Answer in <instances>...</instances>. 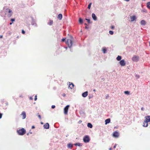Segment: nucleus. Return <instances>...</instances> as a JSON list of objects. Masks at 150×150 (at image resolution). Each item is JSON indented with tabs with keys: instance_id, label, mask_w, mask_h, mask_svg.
Listing matches in <instances>:
<instances>
[{
	"instance_id": "obj_1",
	"label": "nucleus",
	"mask_w": 150,
	"mask_h": 150,
	"mask_svg": "<svg viewBox=\"0 0 150 150\" xmlns=\"http://www.w3.org/2000/svg\"><path fill=\"white\" fill-rule=\"evenodd\" d=\"M73 40V38L71 36H70L69 38L67 39V41L66 42V44L68 45L69 48H71L72 46Z\"/></svg>"
},
{
	"instance_id": "obj_2",
	"label": "nucleus",
	"mask_w": 150,
	"mask_h": 150,
	"mask_svg": "<svg viewBox=\"0 0 150 150\" xmlns=\"http://www.w3.org/2000/svg\"><path fill=\"white\" fill-rule=\"evenodd\" d=\"M17 132L19 135H23L26 133L25 130L24 128H22L19 129H17Z\"/></svg>"
},
{
	"instance_id": "obj_3",
	"label": "nucleus",
	"mask_w": 150,
	"mask_h": 150,
	"mask_svg": "<svg viewBox=\"0 0 150 150\" xmlns=\"http://www.w3.org/2000/svg\"><path fill=\"white\" fill-rule=\"evenodd\" d=\"M83 141L85 143L88 142L90 140V139L88 135L85 136L83 138Z\"/></svg>"
},
{
	"instance_id": "obj_4",
	"label": "nucleus",
	"mask_w": 150,
	"mask_h": 150,
	"mask_svg": "<svg viewBox=\"0 0 150 150\" xmlns=\"http://www.w3.org/2000/svg\"><path fill=\"white\" fill-rule=\"evenodd\" d=\"M139 57L136 55L134 56L132 58V61L135 62H138L139 61Z\"/></svg>"
},
{
	"instance_id": "obj_5",
	"label": "nucleus",
	"mask_w": 150,
	"mask_h": 150,
	"mask_svg": "<svg viewBox=\"0 0 150 150\" xmlns=\"http://www.w3.org/2000/svg\"><path fill=\"white\" fill-rule=\"evenodd\" d=\"M69 107V105H67L64 108V113L65 115L67 114L68 111Z\"/></svg>"
},
{
	"instance_id": "obj_6",
	"label": "nucleus",
	"mask_w": 150,
	"mask_h": 150,
	"mask_svg": "<svg viewBox=\"0 0 150 150\" xmlns=\"http://www.w3.org/2000/svg\"><path fill=\"white\" fill-rule=\"evenodd\" d=\"M31 25L34 26V27H37V25L36 23V22L35 19L33 18H32V22L31 23Z\"/></svg>"
},
{
	"instance_id": "obj_7",
	"label": "nucleus",
	"mask_w": 150,
	"mask_h": 150,
	"mask_svg": "<svg viewBox=\"0 0 150 150\" xmlns=\"http://www.w3.org/2000/svg\"><path fill=\"white\" fill-rule=\"evenodd\" d=\"M119 133L117 131L114 132L112 134L113 137L115 138H118L119 137Z\"/></svg>"
},
{
	"instance_id": "obj_8",
	"label": "nucleus",
	"mask_w": 150,
	"mask_h": 150,
	"mask_svg": "<svg viewBox=\"0 0 150 150\" xmlns=\"http://www.w3.org/2000/svg\"><path fill=\"white\" fill-rule=\"evenodd\" d=\"M21 115L22 116V119H25L26 118V114L25 111H23Z\"/></svg>"
},
{
	"instance_id": "obj_9",
	"label": "nucleus",
	"mask_w": 150,
	"mask_h": 150,
	"mask_svg": "<svg viewBox=\"0 0 150 150\" xmlns=\"http://www.w3.org/2000/svg\"><path fill=\"white\" fill-rule=\"evenodd\" d=\"M120 64L121 66H124L125 65V63L124 60L122 59L120 62Z\"/></svg>"
},
{
	"instance_id": "obj_10",
	"label": "nucleus",
	"mask_w": 150,
	"mask_h": 150,
	"mask_svg": "<svg viewBox=\"0 0 150 150\" xmlns=\"http://www.w3.org/2000/svg\"><path fill=\"white\" fill-rule=\"evenodd\" d=\"M69 86L68 88L72 89L74 86V84L72 83L69 82Z\"/></svg>"
},
{
	"instance_id": "obj_11",
	"label": "nucleus",
	"mask_w": 150,
	"mask_h": 150,
	"mask_svg": "<svg viewBox=\"0 0 150 150\" xmlns=\"http://www.w3.org/2000/svg\"><path fill=\"white\" fill-rule=\"evenodd\" d=\"M7 10H8V13H9L8 16L9 17H11L12 14V11L10 9L7 8Z\"/></svg>"
},
{
	"instance_id": "obj_12",
	"label": "nucleus",
	"mask_w": 150,
	"mask_h": 150,
	"mask_svg": "<svg viewBox=\"0 0 150 150\" xmlns=\"http://www.w3.org/2000/svg\"><path fill=\"white\" fill-rule=\"evenodd\" d=\"M145 120L148 122H150V116H147L145 117Z\"/></svg>"
},
{
	"instance_id": "obj_13",
	"label": "nucleus",
	"mask_w": 150,
	"mask_h": 150,
	"mask_svg": "<svg viewBox=\"0 0 150 150\" xmlns=\"http://www.w3.org/2000/svg\"><path fill=\"white\" fill-rule=\"evenodd\" d=\"M148 122L146 121L145 120H144V122H143V126L145 127H146L148 126Z\"/></svg>"
},
{
	"instance_id": "obj_14",
	"label": "nucleus",
	"mask_w": 150,
	"mask_h": 150,
	"mask_svg": "<svg viewBox=\"0 0 150 150\" xmlns=\"http://www.w3.org/2000/svg\"><path fill=\"white\" fill-rule=\"evenodd\" d=\"M44 127L46 129H48L49 128V125L48 123H47L44 125Z\"/></svg>"
},
{
	"instance_id": "obj_15",
	"label": "nucleus",
	"mask_w": 150,
	"mask_h": 150,
	"mask_svg": "<svg viewBox=\"0 0 150 150\" xmlns=\"http://www.w3.org/2000/svg\"><path fill=\"white\" fill-rule=\"evenodd\" d=\"M88 94V92L86 91V92L83 93L82 94V96L83 97H86L87 96Z\"/></svg>"
},
{
	"instance_id": "obj_16",
	"label": "nucleus",
	"mask_w": 150,
	"mask_h": 150,
	"mask_svg": "<svg viewBox=\"0 0 150 150\" xmlns=\"http://www.w3.org/2000/svg\"><path fill=\"white\" fill-rule=\"evenodd\" d=\"M92 17L93 19L94 20L96 21V20H97V17L94 13H93L92 14Z\"/></svg>"
},
{
	"instance_id": "obj_17",
	"label": "nucleus",
	"mask_w": 150,
	"mask_h": 150,
	"mask_svg": "<svg viewBox=\"0 0 150 150\" xmlns=\"http://www.w3.org/2000/svg\"><path fill=\"white\" fill-rule=\"evenodd\" d=\"M130 20L132 22L136 20V17L135 16H132L130 17Z\"/></svg>"
},
{
	"instance_id": "obj_18",
	"label": "nucleus",
	"mask_w": 150,
	"mask_h": 150,
	"mask_svg": "<svg viewBox=\"0 0 150 150\" xmlns=\"http://www.w3.org/2000/svg\"><path fill=\"white\" fill-rule=\"evenodd\" d=\"M140 23L141 25H145L146 24V21L144 20H142L140 22Z\"/></svg>"
},
{
	"instance_id": "obj_19",
	"label": "nucleus",
	"mask_w": 150,
	"mask_h": 150,
	"mask_svg": "<svg viewBox=\"0 0 150 150\" xmlns=\"http://www.w3.org/2000/svg\"><path fill=\"white\" fill-rule=\"evenodd\" d=\"M110 118H108L105 121V124L107 125V124L110 122Z\"/></svg>"
},
{
	"instance_id": "obj_20",
	"label": "nucleus",
	"mask_w": 150,
	"mask_h": 150,
	"mask_svg": "<svg viewBox=\"0 0 150 150\" xmlns=\"http://www.w3.org/2000/svg\"><path fill=\"white\" fill-rule=\"evenodd\" d=\"M62 18V16L61 14H59L58 16V18H59L60 20H61Z\"/></svg>"
},
{
	"instance_id": "obj_21",
	"label": "nucleus",
	"mask_w": 150,
	"mask_h": 150,
	"mask_svg": "<svg viewBox=\"0 0 150 150\" xmlns=\"http://www.w3.org/2000/svg\"><path fill=\"white\" fill-rule=\"evenodd\" d=\"M102 51H103V53L105 54L106 53L107 50L106 48L105 47H103L102 48Z\"/></svg>"
},
{
	"instance_id": "obj_22",
	"label": "nucleus",
	"mask_w": 150,
	"mask_h": 150,
	"mask_svg": "<svg viewBox=\"0 0 150 150\" xmlns=\"http://www.w3.org/2000/svg\"><path fill=\"white\" fill-rule=\"evenodd\" d=\"M87 126L90 128H92L93 127V126L90 123H88L87 124Z\"/></svg>"
},
{
	"instance_id": "obj_23",
	"label": "nucleus",
	"mask_w": 150,
	"mask_h": 150,
	"mask_svg": "<svg viewBox=\"0 0 150 150\" xmlns=\"http://www.w3.org/2000/svg\"><path fill=\"white\" fill-rule=\"evenodd\" d=\"M75 145L76 146H82V144L81 143H76L75 144Z\"/></svg>"
},
{
	"instance_id": "obj_24",
	"label": "nucleus",
	"mask_w": 150,
	"mask_h": 150,
	"mask_svg": "<svg viewBox=\"0 0 150 150\" xmlns=\"http://www.w3.org/2000/svg\"><path fill=\"white\" fill-rule=\"evenodd\" d=\"M67 147L69 148H71L73 147V145L71 143H69L67 144Z\"/></svg>"
},
{
	"instance_id": "obj_25",
	"label": "nucleus",
	"mask_w": 150,
	"mask_h": 150,
	"mask_svg": "<svg viewBox=\"0 0 150 150\" xmlns=\"http://www.w3.org/2000/svg\"><path fill=\"white\" fill-rule=\"evenodd\" d=\"M121 59V57L120 56H118L116 58V59L118 61H120Z\"/></svg>"
},
{
	"instance_id": "obj_26",
	"label": "nucleus",
	"mask_w": 150,
	"mask_h": 150,
	"mask_svg": "<svg viewBox=\"0 0 150 150\" xmlns=\"http://www.w3.org/2000/svg\"><path fill=\"white\" fill-rule=\"evenodd\" d=\"M147 7L148 8L150 9V2L147 3Z\"/></svg>"
},
{
	"instance_id": "obj_27",
	"label": "nucleus",
	"mask_w": 150,
	"mask_h": 150,
	"mask_svg": "<svg viewBox=\"0 0 150 150\" xmlns=\"http://www.w3.org/2000/svg\"><path fill=\"white\" fill-rule=\"evenodd\" d=\"M79 22L81 24H82L83 23V20L81 18H79Z\"/></svg>"
},
{
	"instance_id": "obj_28",
	"label": "nucleus",
	"mask_w": 150,
	"mask_h": 150,
	"mask_svg": "<svg viewBox=\"0 0 150 150\" xmlns=\"http://www.w3.org/2000/svg\"><path fill=\"white\" fill-rule=\"evenodd\" d=\"M53 21L52 20H50V22L49 23V25H52V24H53Z\"/></svg>"
},
{
	"instance_id": "obj_29",
	"label": "nucleus",
	"mask_w": 150,
	"mask_h": 150,
	"mask_svg": "<svg viewBox=\"0 0 150 150\" xmlns=\"http://www.w3.org/2000/svg\"><path fill=\"white\" fill-rule=\"evenodd\" d=\"M124 93L125 94L129 95L130 93L128 91H126L124 92Z\"/></svg>"
},
{
	"instance_id": "obj_30",
	"label": "nucleus",
	"mask_w": 150,
	"mask_h": 150,
	"mask_svg": "<svg viewBox=\"0 0 150 150\" xmlns=\"http://www.w3.org/2000/svg\"><path fill=\"white\" fill-rule=\"evenodd\" d=\"M92 4V3H90L88 5V8L89 9H90V8H91V5Z\"/></svg>"
},
{
	"instance_id": "obj_31",
	"label": "nucleus",
	"mask_w": 150,
	"mask_h": 150,
	"mask_svg": "<svg viewBox=\"0 0 150 150\" xmlns=\"http://www.w3.org/2000/svg\"><path fill=\"white\" fill-rule=\"evenodd\" d=\"M109 33L111 35H112L113 34V32L112 31H111V30L109 31Z\"/></svg>"
},
{
	"instance_id": "obj_32",
	"label": "nucleus",
	"mask_w": 150,
	"mask_h": 150,
	"mask_svg": "<svg viewBox=\"0 0 150 150\" xmlns=\"http://www.w3.org/2000/svg\"><path fill=\"white\" fill-rule=\"evenodd\" d=\"M86 20L87 21V22L88 23H90V19L86 18Z\"/></svg>"
},
{
	"instance_id": "obj_33",
	"label": "nucleus",
	"mask_w": 150,
	"mask_h": 150,
	"mask_svg": "<svg viewBox=\"0 0 150 150\" xmlns=\"http://www.w3.org/2000/svg\"><path fill=\"white\" fill-rule=\"evenodd\" d=\"M109 97V95L108 94H106V95H105V98L106 99H108V98Z\"/></svg>"
},
{
	"instance_id": "obj_34",
	"label": "nucleus",
	"mask_w": 150,
	"mask_h": 150,
	"mask_svg": "<svg viewBox=\"0 0 150 150\" xmlns=\"http://www.w3.org/2000/svg\"><path fill=\"white\" fill-rule=\"evenodd\" d=\"M15 19L14 18H12L11 19V21L12 22H13L15 21Z\"/></svg>"
},
{
	"instance_id": "obj_35",
	"label": "nucleus",
	"mask_w": 150,
	"mask_h": 150,
	"mask_svg": "<svg viewBox=\"0 0 150 150\" xmlns=\"http://www.w3.org/2000/svg\"><path fill=\"white\" fill-rule=\"evenodd\" d=\"M136 77L137 79L139 78V76L138 75L136 74Z\"/></svg>"
},
{
	"instance_id": "obj_36",
	"label": "nucleus",
	"mask_w": 150,
	"mask_h": 150,
	"mask_svg": "<svg viewBox=\"0 0 150 150\" xmlns=\"http://www.w3.org/2000/svg\"><path fill=\"white\" fill-rule=\"evenodd\" d=\"M55 105H52L51 106V108H52V109H54V108H55Z\"/></svg>"
},
{
	"instance_id": "obj_37",
	"label": "nucleus",
	"mask_w": 150,
	"mask_h": 150,
	"mask_svg": "<svg viewBox=\"0 0 150 150\" xmlns=\"http://www.w3.org/2000/svg\"><path fill=\"white\" fill-rule=\"evenodd\" d=\"M37 99V96H35V99L34 100H36Z\"/></svg>"
},
{
	"instance_id": "obj_38",
	"label": "nucleus",
	"mask_w": 150,
	"mask_h": 150,
	"mask_svg": "<svg viewBox=\"0 0 150 150\" xmlns=\"http://www.w3.org/2000/svg\"><path fill=\"white\" fill-rule=\"evenodd\" d=\"M115 27L114 26H112L111 27V28L112 29H114V28Z\"/></svg>"
},
{
	"instance_id": "obj_39",
	"label": "nucleus",
	"mask_w": 150,
	"mask_h": 150,
	"mask_svg": "<svg viewBox=\"0 0 150 150\" xmlns=\"http://www.w3.org/2000/svg\"><path fill=\"white\" fill-rule=\"evenodd\" d=\"M22 33L23 34H25V31H24L23 30H22Z\"/></svg>"
},
{
	"instance_id": "obj_40",
	"label": "nucleus",
	"mask_w": 150,
	"mask_h": 150,
	"mask_svg": "<svg viewBox=\"0 0 150 150\" xmlns=\"http://www.w3.org/2000/svg\"><path fill=\"white\" fill-rule=\"evenodd\" d=\"M65 39L66 38H63L62 39V42H64L65 40Z\"/></svg>"
},
{
	"instance_id": "obj_41",
	"label": "nucleus",
	"mask_w": 150,
	"mask_h": 150,
	"mask_svg": "<svg viewBox=\"0 0 150 150\" xmlns=\"http://www.w3.org/2000/svg\"><path fill=\"white\" fill-rule=\"evenodd\" d=\"M2 114L1 113H0V119H1L2 117Z\"/></svg>"
},
{
	"instance_id": "obj_42",
	"label": "nucleus",
	"mask_w": 150,
	"mask_h": 150,
	"mask_svg": "<svg viewBox=\"0 0 150 150\" xmlns=\"http://www.w3.org/2000/svg\"><path fill=\"white\" fill-rule=\"evenodd\" d=\"M38 117L40 119H41V116L40 115H39L38 116Z\"/></svg>"
},
{
	"instance_id": "obj_43",
	"label": "nucleus",
	"mask_w": 150,
	"mask_h": 150,
	"mask_svg": "<svg viewBox=\"0 0 150 150\" xmlns=\"http://www.w3.org/2000/svg\"><path fill=\"white\" fill-rule=\"evenodd\" d=\"M141 110L143 111V110H144V108H143V107H142L141 108Z\"/></svg>"
},
{
	"instance_id": "obj_44",
	"label": "nucleus",
	"mask_w": 150,
	"mask_h": 150,
	"mask_svg": "<svg viewBox=\"0 0 150 150\" xmlns=\"http://www.w3.org/2000/svg\"><path fill=\"white\" fill-rule=\"evenodd\" d=\"M35 128V127L34 126H32V129H34Z\"/></svg>"
},
{
	"instance_id": "obj_45",
	"label": "nucleus",
	"mask_w": 150,
	"mask_h": 150,
	"mask_svg": "<svg viewBox=\"0 0 150 150\" xmlns=\"http://www.w3.org/2000/svg\"><path fill=\"white\" fill-rule=\"evenodd\" d=\"M66 95L64 93L62 95V96H63V97H65V96Z\"/></svg>"
},
{
	"instance_id": "obj_46",
	"label": "nucleus",
	"mask_w": 150,
	"mask_h": 150,
	"mask_svg": "<svg viewBox=\"0 0 150 150\" xmlns=\"http://www.w3.org/2000/svg\"><path fill=\"white\" fill-rule=\"evenodd\" d=\"M116 145H117L116 144H115V146H114V147H113V148H115V147H116Z\"/></svg>"
},
{
	"instance_id": "obj_47",
	"label": "nucleus",
	"mask_w": 150,
	"mask_h": 150,
	"mask_svg": "<svg viewBox=\"0 0 150 150\" xmlns=\"http://www.w3.org/2000/svg\"><path fill=\"white\" fill-rule=\"evenodd\" d=\"M81 122H82V121H81V120H79V123H81Z\"/></svg>"
},
{
	"instance_id": "obj_48",
	"label": "nucleus",
	"mask_w": 150,
	"mask_h": 150,
	"mask_svg": "<svg viewBox=\"0 0 150 150\" xmlns=\"http://www.w3.org/2000/svg\"><path fill=\"white\" fill-rule=\"evenodd\" d=\"M85 28L86 29H88V27H87L86 26V27H85Z\"/></svg>"
},
{
	"instance_id": "obj_49",
	"label": "nucleus",
	"mask_w": 150,
	"mask_h": 150,
	"mask_svg": "<svg viewBox=\"0 0 150 150\" xmlns=\"http://www.w3.org/2000/svg\"><path fill=\"white\" fill-rule=\"evenodd\" d=\"M30 99L32 100L33 99L31 97H30Z\"/></svg>"
},
{
	"instance_id": "obj_50",
	"label": "nucleus",
	"mask_w": 150,
	"mask_h": 150,
	"mask_svg": "<svg viewBox=\"0 0 150 150\" xmlns=\"http://www.w3.org/2000/svg\"><path fill=\"white\" fill-rule=\"evenodd\" d=\"M112 149L111 148H110L109 149V150H112Z\"/></svg>"
},
{
	"instance_id": "obj_51",
	"label": "nucleus",
	"mask_w": 150,
	"mask_h": 150,
	"mask_svg": "<svg viewBox=\"0 0 150 150\" xmlns=\"http://www.w3.org/2000/svg\"><path fill=\"white\" fill-rule=\"evenodd\" d=\"M93 91L94 92H95V91H96V90H95V89H94V90H93Z\"/></svg>"
},
{
	"instance_id": "obj_52",
	"label": "nucleus",
	"mask_w": 150,
	"mask_h": 150,
	"mask_svg": "<svg viewBox=\"0 0 150 150\" xmlns=\"http://www.w3.org/2000/svg\"><path fill=\"white\" fill-rule=\"evenodd\" d=\"M41 124L42 125H43V123L42 122H41Z\"/></svg>"
},
{
	"instance_id": "obj_53",
	"label": "nucleus",
	"mask_w": 150,
	"mask_h": 150,
	"mask_svg": "<svg viewBox=\"0 0 150 150\" xmlns=\"http://www.w3.org/2000/svg\"><path fill=\"white\" fill-rule=\"evenodd\" d=\"M2 35H1L0 36V38H2Z\"/></svg>"
},
{
	"instance_id": "obj_54",
	"label": "nucleus",
	"mask_w": 150,
	"mask_h": 150,
	"mask_svg": "<svg viewBox=\"0 0 150 150\" xmlns=\"http://www.w3.org/2000/svg\"><path fill=\"white\" fill-rule=\"evenodd\" d=\"M12 24V23H10V25H11Z\"/></svg>"
},
{
	"instance_id": "obj_55",
	"label": "nucleus",
	"mask_w": 150,
	"mask_h": 150,
	"mask_svg": "<svg viewBox=\"0 0 150 150\" xmlns=\"http://www.w3.org/2000/svg\"><path fill=\"white\" fill-rule=\"evenodd\" d=\"M85 25H87V24L86 23H85Z\"/></svg>"
},
{
	"instance_id": "obj_56",
	"label": "nucleus",
	"mask_w": 150,
	"mask_h": 150,
	"mask_svg": "<svg viewBox=\"0 0 150 150\" xmlns=\"http://www.w3.org/2000/svg\"><path fill=\"white\" fill-rule=\"evenodd\" d=\"M65 48L67 49V47H65Z\"/></svg>"
},
{
	"instance_id": "obj_57",
	"label": "nucleus",
	"mask_w": 150,
	"mask_h": 150,
	"mask_svg": "<svg viewBox=\"0 0 150 150\" xmlns=\"http://www.w3.org/2000/svg\"><path fill=\"white\" fill-rule=\"evenodd\" d=\"M149 46H150V45H149Z\"/></svg>"
}]
</instances>
